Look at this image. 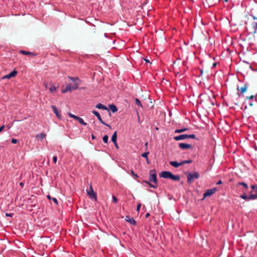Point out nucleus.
<instances>
[{"label":"nucleus","mask_w":257,"mask_h":257,"mask_svg":"<svg viewBox=\"0 0 257 257\" xmlns=\"http://www.w3.org/2000/svg\"><path fill=\"white\" fill-rule=\"evenodd\" d=\"M68 78L73 82V84H68L65 89L62 90V92L63 93H66L68 91H72L73 90L78 89L79 84L81 83V80L78 77L68 76Z\"/></svg>","instance_id":"f257e3e1"},{"label":"nucleus","mask_w":257,"mask_h":257,"mask_svg":"<svg viewBox=\"0 0 257 257\" xmlns=\"http://www.w3.org/2000/svg\"><path fill=\"white\" fill-rule=\"evenodd\" d=\"M92 113L94 114L98 118L99 121L103 124L109 127L110 128H111V126L107 123H106L101 118V116L100 114L96 110H93L92 111Z\"/></svg>","instance_id":"423d86ee"},{"label":"nucleus","mask_w":257,"mask_h":257,"mask_svg":"<svg viewBox=\"0 0 257 257\" xmlns=\"http://www.w3.org/2000/svg\"><path fill=\"white\" fill-rule=\"evenodd\" d=\"M113 144H114V146H115V148H117V149H118V145H117V144L116 142H115V143H113Z\"/></svg>","instance_id":"49530a36"},{"label":"nucleus","mask_w":257,"mask_h":257,"mask_svg":"<svg viewBox=\"0 0 257 257\" xmlns=\"http://www.w3.org/2000/svg\"><path fill=\"white\" fill-rule=\"evenodd\" d=\"M135 102L137 105H138L139 106L143 107V105L142 104V103L139 99L136 98L135 99Z\"/></svg>","instance_id":"cd10ccee"},{"label":"nucleus","mask_w":257,"mask_h":257,"mask_svg":"<svg viewBox=\"0 0 257 257\" xmlns=\"http://www.w3.org/2000/svg\"><path fill=\"white\" fill-rule=\"evenodd\" d=\"M256 199H257V193L252 194V193L250 192V195H249V200H253Z\"/></svg>","instance_id":"dca6fc26"},{"label":"nucleus","mask_w":257,"mask_h":257,"mask_svg":"<svg viewBox=\"0 0 257 257\" xmlns=\"http://www.w3.org/2000/svg\"><path fill=\"white\" fill-rule=\"evenodd\" d=\"M149 153H150L149 152H145V153H143L141 155L142 157L145 158L146 159L147 162L148 164L149 163V162L148 155V154H149Z\"/></svg>","instance_id":"b1692460"},{"label":"nucleus","mask_w":257,"mask_h":257,"mask_svg":"<svg viewBox=\"0 0 257 257\" xmlns=\"http://www.w3.org/2000/svg\"><path fill=\"white\" fill-rule=\"evenodd\" d=\"M222 183V181L221 180H219L217 183L216 185H220Z\"/></svg>","instance_id":"a18cd8bd"},{"label":"nucleus","mask_w":257,"mask_h":257,"mask_svg":"<svg viewBox=\"0 0 257 257\" xmlns=\"http://www.w3.org/2000/svg\"><path fill=\"white\" fill-rule=\"evenodd\" d=\"M186 139H196V136L194 134L191 135H187V134H182L179 135L178 136H175L174 137V139L175 141H178L180 140H183Z\"/></svg>","instance_id":"7ed1b4c3"},{"label":"nucleus","mask_w":257,"mask_h":257,"mask_svg":"<svg viewBox=\"0 0 257 257\" xmlns=\"http://www.w3.org/2000/svg\"><path fill=\"white\" fill-rule=\"evenodd\" d=\"M239 257H244V256H239Z\"/></svg>","instance_id":"0e129e2a"},{"label":"nucleus","mask_w":257,"mask_h":257,"mask_svg":"<svg viewBox=\"0 0 257 257\" xmlns=\"http://www.w3.org/2000/svg\"><path fill=\"white\" fill-rule=\"evenodd\" d=\"M247 89V86L246 84H244L243 87H241L240 89V93L243 94L244 92H245Z\"/></svg>","instance_id":"393cba45"},{"label":"nucleus","mask_w":257,"mask_h":257,"mask_svg":"<svg viewBox=\"0 0 257 257\" xmlns=\"http://www.w3.org/2000/svg\"><path fill=\"white\" fill-rule=\"evenodd\" d=\"M150 182H152L153 184H150V187L154 189H156L158 187V180L157 178L156 172L155 169L151 170L149 172Z\"/></svg>","instance_id":"f03ea898"},{"label":"nucleus","mask_w":257,"mask_h":257,"mask_svg":"<svg viewBox=\"0 0 257 257\" xmlns=\"http://www.w3.org/2000/svg\"><path fill=\"white\" fill-rule=\"evenodd\" d=\"M141 207V203H139L138 205H137V211L138 212L139 211L140 209V208Z\"/></svg>","instance_id":"4c0bfd02"},{"label":"nucleus","mask_w":257,"mask_h":257,"mask_svg":"<svg viewBox=\"0 0 257 257\" xmlns=\"http://www.w3.org/2000/svg\"><path fill=\"white\" fill-rule=\"evenodd\" d=\"M237 90H239V87H237Z\"/></svg>","instance_id":"e2e57ef3"},{"label":"nucleus","mask_w":257,"mask_h":257,"mask_svg":"<svg viewBox=\"0 0 257 257\" xmlns=\"http://www.w3.org/2000/svg\"><path fill=\"white\" fill-rule=\"evenodd\" d=\"M112 201L114 203H116L117 202V199L115 196H112Z\"/></svg>","instance_id":"c9c22d12"},{"label":"nucleus","mask_w":257,"mask_h":257,"mask_svg":"<svg viewBox=\"0 0 257 257\" xmlns=\"http://www.w3.org/2000/svg\"><path fill=\"white\" fill-rule=\"evenodd\" d=\"M20 53L21 54H22L23 55H35V54L33 53L32 52H29V51H26L24 50H20Z\"/></svg>","instance_id":"a211bd4d"},{"label":"nucleus","mask_w":257,"mask_h":257,"mask_svg":"<svg viewBox=\"0 0 257 257\" xmlns=\"http://www.w3.org/2000/svg\"><path fill=\"white\" fill-rule=\"evenodd\" d=\"M51 108H52L54 113L56 114L57 117L58 118H60V114L59 113V111L57 108V107L55 105H52Z\"/></svg>","instance_id":"f8f14e48"},{"label":"nucleus","mask_w":257,"mask_h":257,"mask_svg":"<svg viewBox=\"0 0 257 257\" xmlns=\"http://www.w3.org/2000/svg\"><path fill=\"white\" fill-rule=\"evenodd\" d=\"M96 108H98V109H102L103 110H108L107 107L105 105H104L101 103L97 104L96 106Z\"/></svg>","instance_id":"4468645a"},{"label":"nucleus","mask_w":257,"mask_h":257,"mask_svg":"<svg viewBox=\"0 0 257 257\" xmlns=\"http://www.w3.org/2000/svg\"><path fill=\"white\" fill-rule=\"evenodd\" d=\"M130 174L134 177L135 179L138 178L139 177V176L136 174L133 170H131Z\"/></svg>","instance_id":"7c9ffc66"},{"label":"nucleus","mask_w":257,"mask_h":257,"mask_svg":"<svg viewBox=\"0 0 257 257\" xmlns=\"http://www.w3.org/2000/svg\"><path fill=\"white\" fill-rule=\"evenodd\" d=\"M246 108H247V106H245L244 109H245Z\"/></svg>","instance_id":"680f3d73"},{"label":"nucleus","mask_w":257,"mask_h":257,"mask_svg":"<svg viewBox=\"0 0 257 257\" xmlns=\"http://www.w3.org/2000/svg\"><path fill=\"white\" fill-rule=\"evenodd\" d=\"M109 107L112 112H115L117 111V107L114 104H110Z\"/></svg>","instance_id":"f3484780"},{"label":"nucleus","mask_w":257,"mask_h":257,"mask_svg":"<svg viewBox=\"0 0 257 257\" xmlns=\"http://www.w3.org/2000/svg\"><path fill=\"white\" fill-rule=\"evenodd\" d=\"M87 194L91 199H94L95 200L97 199V194L93 191L92 187L90 186L89 190H87Z\"/></svg>","instance_id":"0eeeda50"},{"label":"nucleus","mask_w":257,"mask_h":257,"mask_svg":"<svg viewBox=\"0 0 257 257\" xmlns=\"http://www.w3.org/2000/svg\"><path fill=\"white\" fill-rule=\"evenodd\" d=\"M5 128V125H3L0 127V133L4 130Z\"/></svg>","instance_id":"37998d69"},{"label":"nucleus","mask_w":257,"mask_h":257,"mask_svg":"<svg viewBox=\"0 0 257 257\" xmlns=\"http://www.w3.org/2000/svg\"><path fill=\"white\" fill-rule=\"evenodd\" d=\"M251 188L252 189V191H251V193H257V185H252L250 186Z\"/></svg>","instance_id":"bb28decb"},{"label":"nucleus","mask_w":257,"mask_h":257,"mask_svg":"<svg viewBox=\"0 0 257 257\" xmlns=\"http://www.w3.org/2000/svg\"><path fill=\"white\" fill-rule=\"evenodd\" d=\"M20 185H21V186H22V187H23V185H24V184H23V183H22V182H21V183H20Z\"/></svg>","instance_id":"864d4df0"},{"label":"nucleus","mask_w":257,"mask_h":257,"mask_svg":"<svg viewBox=\"0 0 257 257\" xmlns=\"http://www.w3.org/2000/svg\"><path fill=\"white\" fill-rule=\"evenodd\" d=\"M217 191L216 188H213L211 189H208L206 191V192L203 194V197L202 200H204L205 198L208 196H210L213 194H214Z\"/></svg>","instance_id":"39448f33"},{"label":"nucleus","mask_w":257,"mask_h":257,"mask_svg":"<svg viewBox=\"0 0 257 257\" xmlns=\"http://www.w3.org/2000/svg\"><path fill=\"white\" fill-rule=\"evenodd\" d=\"M147 146H148V143L147 142V143L145 144V146H146V147H147Z\"/></svg>","instance_id":"6e6d98bb"},{"label":"nucleus","mask_w":257,"mask_h":257,"mask_svg":"<svg viewBox=\"0 0 257 257\" xmlns=\"http://www.w3.org/2000/svg\"><path fill=\"white\" fill-rule=\"evenodd\" d=\"M17 73V72L14 70L12 71L11 72H10L9 74L4 76L3 77V79H5V78L10 79L12 77L15 76L16 75Z\"/></svg>","instance_id":"9d476101"},{"label":"nucleus","mask_w":257,"mask_h":257,"mask_svg":"<svg viewBox=\"0 0 257 257\" xmlns=\"http://www.w3.org/2000/svg\"><path fill=\"white\" fill-rule=\"evenodd\" d=\"M257 29V23H256V27H255V29Z\"/></svg>","instance_id":"052dcab7"},{"label":"nucleus","mask_w":257,"mask_h":257,"mask_svg":"<svg viewBox=\"0 0 257 257\" xmlns=\"http://www.w3.org/2000/svg\"><path fill=\"white\" fill-rule=\"evenodd\" d=\"M77 120L78 121V122L81 123V124H82L83 125H87V123L84 121L83 119L79 117H78V118L77 119Z\"/></svg>","instance_id":"a878e982"},{"label":"nucleus","mask_w":257,"mask_h":257,"mask_svg":"<svg viewBox=\"0 0 257 257\" xmlns=\"http://www.w3.org/2000/svg\"><path fill=\"white\" fill-rule=\"evenodd\" d=\"M170 179L174 181H179L180 177L179 175H174L172 173Z\"/></svg>","instance_id":"ddd939ff"},{"label":"nucleus","mask_w":257,"mask_h":257,"mask_svg":"<svg viewBox=\"0 0 257 257\" xmlns=\"http://www.w3.org/2000/svg\"><path fill=\"white\" fill-rule=\"evenodd\" d=\"M184 164H189L191 163L192 161L191 160H184Z\"/></svg>","instance_id":"58836bf2"},{"label":"nucleus","mask_w":257,"mask_h":257,"mask_svg":"<svg viewBox=\"0 0 257 257\" xmlns=\"http://www.w3.org/2000/svg\"><path fill=\"white\" fill-rule=\"evenodd\" d=\"M47 197H48V199H49L50 200V199H51V197H50V195H48V196H47Z\"/></svg>","instance_id":"5fc2aeb1"},{"label":"nucleus","mask_w":257,"mask_h":257,"mask_svg":"<svg viewBox=\"0 0 257 257\" xmlns=\"http://www.w3.org/2000/svg\"><path fill=\"white\" fill-rule=\"evenodd\" d=\"M246 99H249L250 100L254 99L255 101H257V99L256 98V96H255V95H251L250 96H247V97H246Z\"/></svg>","instance_id":"473e14b6"},{"label":"nucleus","mask_w":257,"mask_h":257,"mask_svg":"<svg viewBox=\"0 0 257 257\" xmlns=\"http://www.w3.org/2000/svg\"><path fill=\"white\" fill-rule=\"evenodd\" d=\"M68 115H69L70 117L73 118H74V119H76V120H77V118H78V116H76V115H74V114H72V113H68Z\"/></svg>","instance_id":"2f4dec72"},{"label":"nucleus","mask_w":257,"mask_h":257,"mask_svg":"<svg viewBox=\"0 0 257 257\" xmlns=\"http://www.w3.org/2000/svg\"><path fill=\"white\" fill-rule=\"evenodd\" d=\"M172 173L169 171H162L159 174L160 177H162L165 179L170 178Z\"/></svg>","instance_id":"6e6552de"},{"label":"nucleus","mask_w":257,"mask_h":257,"mask_svg":"<svg viewBox=\"0 0 257 257\" xmlns=\"http://www.w3.org/2000/svg\"><path fill=\"white\" fill-rule=\"evenodd\" d=\"M152 182H150V181L149 180V181H143L142 182V184H144V183H146V184H148L149 186H150V184H152L151 183Z\"/></svg>","instance_id":"f704fd0d"},{"label":"nucleus","mask_w":257,"mask_h":257,"mask_svg":"<svg viewBox=\"0 0 257 257\" xmlns=\"http://www.w3.org/2000/svg\"><path fill=\"white\" fill-rule=\"evenodd\" d=\"M57 161V157L56 156H54L53 157V161L54 162V163H56Z\"/></svg>","instance_id":"e433bc0d"},{"label":"nucleus","mask_w":257,"mask_h":257,"mask_svg":"<svg viewBox=\"0 0 257 257\" xmlns=\"http://www.w3.org/2000/svg\"><path fill=\"white\" fill-rule=\"evenodd\" d=\"M170 164L175 168H178L180 166L179 163L177 161H171L170 162Z\"/></svg>","instance_id":"aec40b11"},{"label":"nucleus","mask_w":257,"mask_h":257,"mask_svg":"<svg viewBox=\"0 0 257 257\" xmlns=\"http://www.w3.org/2000/svg\"><path fill=\"white\" fill-rule=\"evenodd\" d=\"M44 86H45V87L46 88H47V87H48V84H47V82H44Z\"/></svg>","instance_id":"de8ad7c7"},{"label":"nucleus","mask_w":257,"mask_h":257,"mask_svg":"<svg viewBox=\"0 0 257 257\" xmlns=\"http://www.w3.org/2000/svg\"><path fill=\"white\" fill-rule=\"evenodd\" d=\"M149 215H150V213H147L146 214V217H149Z\"/></svg>","instance_id":"3c124183"},{"label":"nucleus","mask_w":257,"mask_h":257,"mask_svg":"<svg viewBox=\"0 0 257 257\" xmlns=\"http://www.w3.org/2000/svg\"><path fill=\"white\" fill-rule=\"evenodd\" d=\"M137 116H138V121L139 123H140L141 122H140V117L138 111H137Z\"/></svg>","instance_id":"a19ab883"},{"label":"nucleus","mask_w":257,"mask_h":257,"mask_svg":"<svg viewBox=\"0 0 257 257\" xmlns=\"http://www.w3.org/2000/svg\"><path fill=\"white\" fill-rule=\"evenodd\" d=\"M256 96H257V93H256Z\"/></svg>","instance_id":"69168bd1"},{"label":"nucleus","mask_w":257,"mask_h":257,"mask_svg":"<svg viewBox=\"0 0 257 257\" xmlns=\"http://www.w3.org/2000/svg\"><path fill=\"white\" fill-rule=\"evenodd\" d=\"M179 166H181V165H183L185 164H184V161H181L179 163Z\"/></svg>","instance_id":"c03bdc74"},{"label":"nucleus","mask_w":257,"mask_h":257,"mask_svg":"<svg viewBox=\"0 0 257 257\" xmlns=\"http://www.w3.org/2000/svg\"><path fill=\"white\" fill-rule=\"evenodd\" d=\"M56 87L54 85H53L49 88V90L51 92L54 93L56 91Z\"/></svg>","instance_id":"c85d7f7f"},{"label":"nucleus","mask_w":257,"mask_h":257,"mask_svg":"<svg viewBox=\"0 0 257 257\" xmlns=\"http://www.w3.org/2000/svg\"><path fill=\"white\" fill-rule=\"evenodd\" d=\"M187 183L189 184L191 183L194 181V179H198L199 178V174L197 172H195L193 173H188L187 175Z\"/></svg>","instance_id":"20e7f679"},{"label":"nucleus","mask_w":257,"mask_h":257,"mask_svg":"<svg viewBox=\"0 0 257 257\" xmlns=\"http://www.w3.org/2000/svg\"><path fill=\"white\" fill-rule=\"evenodd\" d=\"M125 219L132 225H135L136 224V221L133 218L131 217L130 216H126Z\"/></svg>","instance_id":"9b49d317"},{"label":"nucleus","mask_w":257,"mask_h":257,"mask_svg":"<svg viewBox=\"0 0 257 257\" xmlns=\"http://www.w3.org/2000/svg\"><path fill=\"white\" fill-rule=\"evenodd\" d=\"M240 197L246 201H249V196L247 195L245 193H243L240 196Z\"/></svg>","instance_id":"4be33fe9"},{"label":"nucleus","mask_w":257,"mask_h":257,"mask_svg":"<svg viewBox=\"0 0 257 257\" xmlns=\"http://www.w3.org/2000/svg\"><path fill=\"white\" fill-rule=\"evenodd\" d=\"M200 75H201L203 74V69H200Z\"/></svg>","instance_id":"09e8293b"},{"label":"nucleus","mask_w":257,"mask_h":257,"mask_svg":"<svg viewBox=\"0 0 257 257\" xmlns=\"http://www.w3.org/2000/svg\"><path fill=\"white\" fill-rule=\"evenodd\" d=\"M188 130V128L186 127H184L181 129H176L174 131V133L175 134H179V133H182L183 132H184Z\"/></svg>","instance_id":"2eb2a0df"},{"label":"nucleus","mask_w":257,"mask_h":257,"mask_svg":"<svg viewBox=\"0 0 257 257\" xmlns=\"http://www.w3.org/2000/svg\"><path fill=\"white\" fill-rule=\"evenodd\" d=\"M238 185H241V186H242L245 188V190H247L248 189V185L245 182H239L237 183V186H238Z\"/></svg>","instance_id":"412c9836"},{"label":"nucleus","mask_w":257,"mask_h":257,"mask_svg":"<svg viewBox=\"0 0 257 257\" xmlns=\"http://www.w3.org/2000/svg\"><path fill=\"white\" fill-rule=\"evenodd\" d=\"M116 139H117V132L115 131L113 133V134L112 135V136L111 137V141L113 143H115V142H116Z\"/></svg>","instance_id":"6ab92c4d"},{"label":"nucleus","mask_w":257,"mask_h":257,"mask_svg":"<svg viewBox=\"0 0 257 257\" xmlns=\"http://www.w3.org/2000/svg\"><path fill=\"white\" fill-rule=\"evenodd\" d=\"M145 61L147 62H149V61L148 60H146L145 59Z\"/></svg>","instance_id":"4d7b16f0"},{"label":"nucleus","mask_w":257,"mask_h":257,"mask_svg":"<svg viewBox=\"0 0 257 257\" xmlns=\"http://www.w3.org/2000/svg\"><path fill=\"white\" fill-rule=\"evenodd\" d=\"M216 66V63L213 64V67H215Z\"/></svg>","instance_id":"13d9d810"},{"label":"nucleus","mask_w":257,"mask_h":257,"mask_svg":"<svg viewBox=\"0 0 257 257\" xmlns=\"http://www.w3.org/2000/svg\"><path fill=\"white\" fill-rule=\"evenodd\" d=\"M11 142L12 144H16L18 143V141L16 139H12Z\"/></svg>","instance_id":"72a5a7b5"},{"label":"nucleus","mask_w":257,"mask_h":257,"mask_svg":"<svg viewBox=\"0 0 257 257\" xmlns=\"http://www.w3.org/2000/svg\"><path fill=\"white\" fill-rule=\"evenodd\" d=\"M253 19H256V18L254 16V17H253Z\"/></svg>","instance_id":"bf43d9fd"},{"label":"nucleus","mask_w":257,"mask_h":257,"mask_svg":"<svg viewBox=\"0 0 257 257\" xmlns=\"http://www.w3.org/2000/svg\"><path fill=\"white\" fill-rule=\"evenodd\" d=\"M91 138L92 139H94L95 138V137H94V136L93 135H91Z\"/></svg>","instance_id":"603ef678"},{"label":"nucleus","mask_w":257,"mask_h":257,"mask_svg":"<svg viewBox=\"0 0 257 257\" xmlns=\"http://www.w3.org/2000/svg\"><path fill=\"white\" fill-rule=\"evenodd\" d=\"M46 137V135L44 133H41L37 136V138H38V139L40 141H42L43 139H44Z\"/></svg>","instance_id":"5701e85b"},{"label":"nucleus","mask_w":257,"mask_h":257,"mask_svg":"<svg viewBox=\"0 0 257 257\" xmlns=\"http://www.w3.org/2000/svg\"><path fill=\"white\" fill-rule=\"evenodd\" d=\"M179 147L182 149H191L192 148V146L191 144H185V143H180L179 144Z\"/></svg>","instance_id":"1a4fd4ad"},{"label":"nucleus","mask_w":257,"mask_h":257,"mask_svg":"<svg viewBox=\"0 0 257 257\" xmlns=\"http://www.w3.org/2000/svg\"><path fill=\"white\" fill-rule=\"evenodd\" d=\"M52 199L56 204H58V201L56 198L53 197Z\"/></svg>","instance_id":"ea45409f"},{"label":"nucleus","mask_w":257,"mask_h":257,"mask_svg":"<svg viewBox=\"0 0 257 257\" xmlns=\"http://www.w3.org/2000/svg\"><path fill=\"white\" fill-rule=\"evenodd\" d=\"M249 105L250 106H253V103L252 102H250L249 103Z\"/></svg>","instance_id":"8fccbe9b"},{"label":"nucleus","mask_w":257,"mask_h":257,"mask_svg":"<svg viewBox=\"0 0 257 257\" xmlns=\"http://www.w3.org/2000/svg\"><path fill=\"white\" fill-rule=\"evenodd\" d=\"M6 215L9 217H12L14 215V213H6Z\"/></svg>","instance_id":"79ce46f5"},{"label":"nucleus","mask_w":257,"mask_h":257,"mask_svg":"<svg viewBox=\"0 0 257 257\" xmlns=\"http://www.w3.org/2000/svg\"><path fill=\"white\" fill-rule=\"evenodd\" d=\"M102 140L104 143L107 144L108 143V137L107 135H105L103 137Z\"/></svg>","instance_id":"c756f323"}]
</instances>
